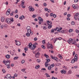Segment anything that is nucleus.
Returning a JSON list of instances; mask_svg holds the SVG:
<instances>
[{
    "label": "nucleus",
    "mask_w": 79,
    "mask_h": 79,
    "mask_svg": "<svg viewBox=\"0 0 79 79\" xmlns=\"http://www.w3.org/2000/svg\"><path fill=\"white\" fill-rule=\"evenodd\" d=\"M46 60L47 61L45 62V64H48V62H50V60L49 59H46Z\"/></svg>",
    "instance_id": "8"
},
{
    "label": "nucleus",
    "mask_w": 79,
    "mask_h": 79,
    "mask_svg": "<svg viewBox=\"0 0 79 79\" xmlns=\"http://www.w3.org/2000/svg\"><path fill=\"white\" fill-rule=\"evenodd\" d=\"M74 18L75 20H77V17H75V16H74Z\"/></svg>",
    "instance_id": "61"
},
{
    "label": "nucleus",
    "mask_w": 79,
    "mask_h": 79,
    "mask_svg": "<svg viewBox=\"0 0 79 79\" xmlns=\"http://www.w3.org/2000/svg\"><path fill=\"white\" fill-rule=\"evenodd\" d=\"M57 31L58 32H61V33H62V34H64V30H63L61 31H60V30L59 29L57 30Z\"/></svg>",
    "instance_id": "10"
},
{
    "label": "nucleus",
    "mask_w": 79,
    "mask_h": 79,
    "mask_svg": "<svg viewBox=\"0 0 79 79\" xmlns=\"http://www.w3.org/2000/svg\"><path fill=\"white\" fill-rule=\"evenodd\" d=\"M53 16L54 18L56 17V15L55 14H53Z\"/></svg>",
    "instance_id": "51"
},
{
    "label": "nucleus",
    "mask_w": 79,
    "mask_h": 79,
    "mask_svg": "<svg viewBox=\"0 0 79 79\" xmlns=\"http://www.w3.org/2000/svg\"><path fill=\"white\" fill-rule=\"evenodd\" d=\"M44 10L45 11H48V8H46L44 9Z\"/></svg>",
    "instance_id": "57"
},
{
    "label": "nucleus",
    "mask_w": 79,
    "mask_h": 79,
    "mask_svg": "<svg viewBox=\"0 0 79 79\" xmlns=\"http://www.w3.org/2000/svg\"><path fill=\"white\" fill-rule=\"evenodd\" d=\"M40 68V65H38V66H36L35 67V69H37V68Z\"/></svg>",
    "instance_id": "26"
},
{
    "label": "nucleus",
    "mask_w": 79,
    "mask_h": 79,
    "mask_svg": "<svg viewBox=\"0 0 79 79\" xmlns=\"http://www.w3.org/2000/svg\"><path fill=\"white\" fill-rule=\"evenodd\" d=\"M56 39H58V40H61V39H62V38L59 37L58 38H56Z\"/></svg>",
    "instance_id": "41"
},
{
    "label": "nucleus",
    "mask_w": 79,
    "mask_h": 79,
    "mask_svg": "<svg viewBox=\"0 0 79 79\" xmlns=\"http://www.w3.org/2000/svg\"><path fill=\"white\" fill-rule=\"evenodd\" d=\"M10 13V9H9L7 10V12L6 13V15H9Z\"/></svg>",
    "instance_id": "9"
},
{
    "label": "nucleus",
    "mask_w": 79,
    "mask_h": 79,
    "mask_svg": "<svg viewBox=\"0 0 79 79\" xmlns=\"http://www.w3.org/2000/svg\"><path fill=\"white\" fill-rule=\"evenodd\" d=\"M40 54V53L39 52H38L36 53L35 54V56L36 58H39V57Z\"/></svg>",
    "instance_id": "7"
},
{
    "label": "nucleus",
    "mask_w": 79,
    "mask_h": 79,
    "mask_svg": "<svg viewBox=\"0 0 79 79\" xmlns=\"http://www.w3.org/2000/svg\"><path fill=\"white\" fill-rule=\"evenodd\" d=\"M6 77L7 79H11L12 77L11 76V75L10 74H7L6 75Z\"/></svg>",
    "instance_id": "6"
},
{
    "label": "nucleus",
    "mask_w": 79,
    "mask_h": 79,
    "mask_svg": "<svg viewBox=\"0 0 79 79\" xmlns=\"http://www.w3.org/2000/svg\"><path fill=\"white\" fill-rule=\"evenodd\" d=\"M58 57H59V58H60V59H62L63 58V57H62V56L60 54H59L58 55Z\"/></svg>",
    "instance_id": "17"
},
{
    "label": "nucleus",
    "mask_w": 79,
    "mask_h": 79,
    "mask_svg": "<svg viewBox=\"0 0 79 79\" xmlns=\"http://www.w3.org/2000/svg\"><path fill=\"white\" fill-rule=\"evenodd\" d=\"M18 58H19V57L15 56V57L14 58V60H18Z\"/></svg>",
    "instance_id": "21"
},
{
    "label": "nucleus",
    "mask_w": 79,
    "mask_h": 79,
    "mask_svg": "<svg viewBox=\"0 0 79 79\" xmlns=\"http://www.w3.org/2000/svg\"><path fill=\"white\" fill-rule=\"evenodd\" d=\"M25 51H27V48H25L24 49Z\"/></svg>",
    "instance_id": "53"
},
{
    "label": "nucleus",
    "mask_w": 79,
    "mask_h": 79,
    "mask_svg": "<svg viewBox=\"0 0 79 79\" xmlns=\"http://www.w3.org/2000/svg\"><path fill=\"white\" fill-rule=\"evenodd\" d=\"M69 40L70 42H72V41H73V39L71 38H70L69 39Z\"/></svg>",
    "instance_id": "55"
},
{
    "label": "nucleus",
    "mask_w": 79,
    "mask_h": 79,
    "mask_svg": "<svg viewBox=\"0 0 79 79\" xmlns=\"http://www.w3.org/2000/svg\"><path fill=\"white\" fill-rule=\"evenodd\" d=\"M15 44L16 45L19 46V45H21V42H20L19 41H17V40H15Z\"/></svg>",
    "instance_id": "5"
},
{
    "label": "nucleus",
    "mask_w": 79,
    "mask_h": 79,
    "mask_svg": "<svg viewBox=\"0 0 79 79\" xmlns=\"http://www.w3.org/2000/svg\"><path fill=\"white\" fill-rule=\"evenodd\" d=\"M25 70H26L25 69H22L21 71H23V72H24V71H25Z\"/></svg>",
    "instance_id": "58"
},
{
    "label": "nucleus",
    "mask_w": 79,
    "mask_h": 79,
    "mask_svg": "<svg viewBox=\"0 0 79 79\" xmlns=\"http://www.w3.org/2000/svg\"><path fill=\"white\" fill-rule=\"evenodd\" d=\"M42 48H43L44 49H45V46H44V45H42Z\"/></svg>",
    "instance_id": "52"
},
{
    "label": "nucleus",
    "mask_w": 79,
    "mask_h": 79,
    "mask_svg": "<svg viewBox=\"0 0 79 79\" xmlns=\"http://www.w3.org/2000/svg\"><path fill=\"white\" fill-rule=\"evenodd\" d=\"M46 76L47 77H50V75H48V74H47V73H46Z\"/></svg>",
    "instance_id": "54"
},
{
    "label": "nucleus",
    "mask_w": 79,
    "mask_h": 79,
    "mask_svg": "<svg viewBox=\"0 0 79 79\" xmlns=\"http://www.w3.org/2000/svg\"><path fill=\"white\" fill-rule=\"evenodd\" d=\"M26 35L27 37H29L30 36V34L29 33H27L26 34Z\"/></svg>",
    "instance_id": "27"
},
{
    "label": "nucleus",
    "mask_w": 79,
    "mask_h": 79,
    "mask_svg": "<svg viewBox=\"0 0 79 79\" xmlns=\"http://www.w3.org/2000/svg\"><path fill=\"white\" fill-rule=\"evenodd\" d=\"M75 8H77V5L75 4L74 7V9Z\"/></svg>",
    "instance_id": "29"
},
{
    "label": "nucleus",
    "mask_w": 79,
    "mask_h": 79,
    "mask_svg": "<svg viewBox=\"0 0 79 79\" xmlns=\"http://www.w3.org/2000/svg\"><path fill=\"white\" fill-rule=\"evenodd\" d=\"M25 62V61L24 60H23L21 61V63L22 64H23Z\"/></svg>",
    "instance_id": "48"
},
{
    "label": "nucleus",
    "mask_w": 79,
    "mask_h": 79,
    "mask_svg": "<svg viewBox=\"0 0 79 79\" xmlns=\"http://www.w3.org/2000/svg\"><path fill=\"white\" fill-rule=\"evenodd\" d=\"M50 66L52 68H53V67L55 66V64H51V65H50Z\"/></svg>",
    "instance_id": "22"
},
{
    "label": "nucleus",
    "mask_w": 79,
    "mask_h": 79,
    "mask_svg": "<svg viewBox=\"0 0 79 79\" xmlns=\"http://www.w3.org/2000/svg\"><path fill=\"white\" fill-rule=\"evenodd\" d=\"M38 19L39 21H40L41 22L44 21V19H42L40 17H38Z\"/></svg>",
    "instance_id": "12"
},
{
    "label": "nucleus",
    "mask_w": 79,
    "mask_h": 79,
    "mask_svg": "<svg viewBox=\"0 0 79 79\" xmlns=\"http://www.w3.org/2000/svg\"><path fill=\"white\" fill-rule=\"evenodd\" d=\"M47 29V27H46L45 26H43V29H44V30H45V29Z\"/></svg>",
    "instance_id": "36"
},
{
    "label": "nucleus",
    "mask_w": 79,
    "mask_h": 79,
    "mask_svg": "<svg viewBox=\"0 0 79 79\" xmlns=\"http://www.w3.org/2000/svg\"><path fill=\"white\" fill-rule=\"evenodd\" d=\"M26 29L27 30H31V27L29 26H28L27 27Z\"/></svg>",
    "instance_id": "25"
},
{
    "label": "nucleus",
    "mask_w": 79,
    "mask_h": 79,
    "mask_svg": "<svg viewBox=\"0 0 79 79\" xmlns=\"http://www.w3.org/2000/svg\"><path fill=\"white\" fill-rule=\"evenodd\" d=\"M48 29H51V28H52V25L51 24H48Z\"/></svg>",
    "instance_id": "14"
},
{
    "label": "nucleus",
    "mask_w": 79,
    "mask_h": 79,
    "mask_svg": "<svg viewBox=\"0 0 79 79\" xmlns=\"http://www.w3.org/2000/svg\"><path fill=\"white\" fill-rule=\"evenodd\" d=\"M33 47L35 48H36V46L34 44L33 45Z\"/></svg>",
    "instance_id": "47"
},
{
    "label": "nucleus",
    "mask_w": 79,
    "mask_h": 79,
    "mask_svg": "<svg viewBox=\"0 0 79 79\" xmlns=\"http://www.w3.org/2000/svg\"><path fill=\"white\" fill-rule=\"evenodd\" d=\"M59 29V28L58 27H56V28H54V30L55 31H56V30Z\"/></svg>",
    "instance_id": "32"
},
{
    "label": "nucleus",
    "mask_w": 79,
    "mask_h": 79,
    "mask_svg": "<svg viewBox=\"0 0 79 79\" xmlns=\"http://www.w3.org/2000/svg\"><path fill=\"white\" fill-rule=\"evenodd\" d=\"M43 5L44 6H47V4L45 3H44L43 4Z\"/></svg>",
    "instance_id": "50"
},
{
    "label": "nucleus",
    "mask_w": 79,
    "mask_h": 79,
    "mask_svg": "<svg viewBox=\"0 0 79 79\" xmlns=\"http://www.w3.org/2000/svg\"><path fill=\"white\" fill-rule=\"evenodd\" d=\"M52 79H57L56 78H55L54 77H52Z\"/></svg>",
    "instance_id": "64"
},
{
    "label": "nucleus",
    "mask_w": 79,
    "mask_h": 79,
    "mask_svg": "<svg viewBox=\"0 0 79 79\" xmlns=\"http://www.w3.org/2000/svg\"><path fill=\"white\" fill-rule=\"evenodd\" d=\"M10 21L11 23H13V21H14V19H13V18H10Z\"/></svg>",
    "instance_id": "20"
},
{
    "label": "nucleus",
    "mask_w": 79,
    "mask_h": 79,
    "mask_svg": "<svg viewBox=\"0 0 79 79\" xmlns=\"http://www.w3.org/2000/svg\"><path fill=\"white\" fill-rule=\"evenodd\" d=\"M30 48H31V50H34V49H35V48H34V47L32 46Z\"/></svg>",
    "instance_id": "24"
},
{
    "label": "nucleus",
    "mask_w": 79,
    "mask_h": 79,
    "mask_svg": "<svg viewBox=\"0 0 79 79\" xmlns=\"http://www.w3.org/2000/svg\"><path fill=\"white\" fill-rule=\"evenodd\" d=\"M71 24L72 25H74V21H72L71 23Z\"/></svg>",
    "instance_id": "37"
},
{
    "label": "nucleus",
    "mask_w": 79,
    "mask_h": 79,
    "mask_svg": "<svg viewBox=\"0 0 79 79\" xmlns=\"http://www.w3.org/2000/svg\"><path fill=\"white\" fill-rule=\"evenodd\" d=\"M29 34L31 35H32V34H33V32L31 31V30H30L29 31Z\"/></svg>",
    "instance_id": "23"
},
{
    "label": "nucleus",
    "mask_w": 79,
    "mask_h": 79,
    "mask_svg": "<svg viewBox=\"0 0 79 79\" xmlns=\"http://www.w3.org/2000/svg\"><path fill=\"white\" fill-rule=\"evenodd\" d=\"M15 18H18V15L16 14L15 15Z\"/></svg>",
    "instance_id": "38"
},
{
    "label": "nucleus",
    "mask_w": 79,
    "mask_h": 79,
    "mask_svg": "<svg viewBox=\"0 0 79 79\" xmlns=\"http://www.w3.org/2000/svg\"><path fill=\"white\" fill-rule=\"evenodd\" d=\"M2 71H3V73H5V72H6L5 69H3L2 70Z\"/></svg>",
    "instance_id": "43"
},
{
    "label": "nucleus",
    "mask_w": 79,
    "mask_h": 79,
    "mask_svg": "<svg viewBox=\"0 0 79 79\" xmlns=\"http://www.w3.org/2000/svg\"><path fill=\"white\" fill-rule=\"evenodd\" d=\"M75 32L76 33H77V34H78V33H79V31L78 30L76 29L75 30Z\"/></svg>",
    "instance_id": "31"
},
{
    "label": "nucleus",
    "mask_w": 79,
    "mask_h": 79,
    "mask_svg": "<svg viewBox=\"0 0 79 79\" xmlns=\"http://www.w3.org/2000/svg\"><path fill=\"white\" fill-rule=\"evenodd\" d=\"M28 8L30 11H34V8H32V7L31 6H29Z\"/></svg>",
    "instance_id": "3"
},
{
    "label": "nucleus",
    "mask_w": 79,
    "mask_h": 79,
    "mask_svg": "<svg viewBox=\"0 0 79 79\" xmlns=\"http://www.w3.org/2000/svg\"><path fill=\"white\" fill-rule=\"evenodd\" d=\"M38 23H39V24H41V23H42V21H40L38 22Z\"/></svg>",
    "instance_id": "56"
},
{
    "label": "nucleus",
    "mask_w": 79,
    "mask_h": 79,
    "mask_svg": "<svg viewBox=\"0 0 79 79\" xmlns=\"http://www.w3.org/2000/svg\"><path fill=\"white\" fill-rule=\"evenodd\" d=\"M60 72L62 74H65L66 73V72L65 70L63 69L62 70L60 71Z\"/></svg>",
    "instance_id": "11"
},
{
    "label": "nucleus",
    "mask_w": 79,
    "mask_h": 79,
    "mask_svg": "<svg viewBox=\"0 0 79 79\" xmlns=\"http://www.w3.org/2000/svg\"><path fill=\"white\" fill-rule=\"evenodd\" d=\"M66 15H67V12H65L64 14V16H66Z\"/></svg>",
    "instance_id": "59"
},
{
    "label": "nucleus",
    "mask_w": 79,
    "mask_h": 79,
    "mask_svg": "<svg viewBox=\"0 0 79 79\" xmlns=\"http://www.w3.org/2000/svg\"><path fill=\"white\" fill-rule=\"evenodd\" d=\"M54 29H52L51 30V32L52 33H53V32H54Z\"/></svg>",
    "instance_id": "45"
},
{
    "label": "nucleus",
    "mask_w": 79,
    "mask_h": 79,
    "mask_svg": "<svg viewBox=\"0 0 79 79\" xmlns=\"http://www.w3.org/2000/svg\"><path fill=\"white\" fill-rule=\"evenodd\" d=\"M78 16H79V13H77L75 14V15L74 16H75V17H78Z\"/></svg>",
    "instance_id": "18"
},
{
    "label": "nucleus",
    "mask_w": 79,
    "mask_h": 79,
    "mask_svg": "<svg viewBox=\"0 0 79 79\" xmlns=\"http://www.w3.org/2000/svg\"><path fill=\"white\" fill-rule=\"evenodd\" d=\"M73 30L72 29H70L69 30V32H73Z\"/></svg>",
    "instance_id": "28"
},
{
    "label": "nucleus",
    "mask_w": 79,
    "mask_h": 79,
    "mask_svg": "<svg viewBox=\"0 0 79 79\" xmlns=\"http://www.w3.org/2000/svg\"><path fill=\"white\" fill-rule=\"evenodd\" d=\"M50 16H53V13H51L50 14Z\"/></svg>",
    "instance_id": "40"
},
{
    "label": "nucleus",
    "mask_w": 79,
    "mask_h": 79,
    "mask_svg": "<svg viewBox=\"0 0 79 79\" xmlns=\"http://www.w3.org/2000/svg\"><path fill=\"white\" fill-rule=\"evenodd\" d=\"M67 17H68L69 18L71 17V14H67Z\"/></svg>",
    "instance_id": "33"
},
{
    "label": "nucleus",
    "mask_w": 79,
    "mask_h": 79,
    "mask_svg": "<svg viewBox=\"0 0 79 79\" xmlns=\"http://www.w3.org/2000/svg\"><path fill=\"white\" fill-rule=\"evenodd\" d=\"M1 20L2 22H4V21H5V18L3 17H2L1 18Z\"/></svg>",
    "instance_id": "13"
},
{
    "label": "nucleus",
    "mask_w": 79,
    "mask_h": 79,
    "mask_svg": "<svg viewBox=\"0 0 79 79\" xmlns=\"http://www.w3.org/2000/svg\"><path fill=\"white\" fill-rule=\"evenodd\" d=\"M34 40H35V41H36V40H37V38L36 37H35V38H34Z\"/></svg>",
    "instance_id": "49"
},
{
    "label": "nucleus",
    "mask_w": 79,
    "mask_h": 79,
    "mask_svg": "<svg viewBox=\"0 0 79 79\" xmlns=\"http://www.w3.org/2000/svg\"><path fill=\"white\" fill-rule=\"evenodd\" d=\"M44 56L46 58H48V56L46 54H45Z\"/></svg>",
    "instance_id": "30"
},
{
    "label": "nucleus",
    "mask_w": 79,
    "mask_h": 79,
    "mask_svg": "<svg viewBox=\"0 0 79 79\" xmlns=\"http://www.w3.org/2000/svg\"><path fill=\"white\" fill-rule=\"evenodd\" d=\"M6 58H10V56L8 54H7L6 56Z\"/></svg>",
    "instance_id": "16"
},
{
    "label": "nucleus",
    "mask_w": 79,
    "mask_h": 79,
    "mask_svg": "<svg viewBox=\"0 0 79 79\" xmlns=\"http://www.w3.org/2000/svg\"><path fill=\"white\" fill-rule=\"evenodd\" d=\"M45 40H43L42 41V43H43V44H45Z\"/></svg>",
    "instance_id": "39"
},
{
    "label": "nucleus",
    "mask_w": 79,
    "mask_h": 79,
    "mask_svg": "<svg viewBox=\"0 0 79 79\" xmlns=\"http://www.w3.org/2000/svg\"><path fill=\"white\" fill-rule=\"evenodd\" d=\"M21 6L23 8H24L26 7V6H24V5H21Z\"/></svg>",
    "instance_id": "34"
},
{
    "label": "nucleus",
    "mask_w": 79,
    "mask_h": 79,
    "mask_svg": "<svg viewBox=\"0 0 79 79\" xmlns=\"http://www.w3.org/2000/svg\"><path fill=\"white\" fill-rule=\"evenodd\" d=\"M50 47H51L50 48H51V50L52 49H53V46L52 44H51V45L50 46Z\"/></svg>",
    "instance_id": "44"
},
{
    "label": "nucleus",
    "mask_w": 79,
    "mask_h": 79,
    "mask_svg": "<svg viewBox=\"0 0 79 79\" xmlns=\"http://www.w3.org/2000/svg\"><path fill=\"white\" fill-rule=\"evenodd\" d=\"M48 70H50V69H51V67L50 66H48Z\"/></svg>",
    "instance_id": "46"
},
{
    "label": "nucleus",
    "mask_w": 79,
    "mask_h": 79,
    "mask_svg": "<svg viewBox=\"0 0 79 79\" xmlns=\"http://www.w3.org/2000/svg\"><path fill=\"white\" fill-rule=\"evenodd\" d=\"M69 74H71V73H72V71L71 70H69L68 72Z\"/></svg>",
    "instance_id": "42"
},
{
    "label": "nucleus",
    "mask_w": 79,
    "mask_h": 79,
    "mask_svg": "<svg viewBox=\"0 0 79 79\" xmlns=\"http://www.w3.org/2000/svg\"><path fill=\"white\" fill-rule=\"evenodd\" d=\"M6 21L7 24H11L12 23L10 20V19L9 18H7L6 19Z\"/></svg>",
    "instance_id": "2"
},
{
    "label": "nucleus",
    "mask_w": 79,
    "mask_h": 79,
    "mask_svg": "<svg viewBox=\"0 0 79 79\" xmlns=\"http://www.w3.org/2000/svg\"><path fill=\"white\" fill-rule=\"evenodd\" d=\"M37 61L38 62H40V60L39 59H37Z\"/></svg>",
    "instance_id": "60"
},
{
    "label": "nucleus",
    "mask_w": 79,
    "mask_h": 79,
    "mask_svg": "<svg viewBox=\"0 0 79 79\" xmlns=\"http://www.w3.org/2000/svg\"><path fill=\"white\" fill-rule=\"evenodd\" d=\"M45 67L47 68V67H48V64H45Z\"/></svg>",
    "instance_id": "63"
},
{
    "label": "nucleus",
    "mask_w": 79,
    "mask_h": 79,
    "mask_svg": "<svg viewBox=\"0 0 79 79\" xmlns=\"http://www.w3.org/2000/svg\"><path fill=\"white\" fill-rule=\"evenodd\" d=\"M34 20L35 21H38V19L35 18V19Z\"/></svg>",
    "instance_id": "62"
},
{
    "label": "nucleus",
    "mask_w": 79,
    "mask_h": 79,
    "mask_svg": "<svg viewBox=\"0 0 79 79\" xmlns=\"http://www.w3.org/2000/svg\"><path fill=\"white\" fill-rule=\"evenodd\" d=\"M72 44H74V45H76L77 46V44L75 42H74L73 43H72Z\"/></svg>",
    "instance_id": "35"
},
{
    "label": "nucleus",
    "mask_w": 79,
    "mask_h": 79,
    "mask_svg": "<svg viewBox=\"0 0 79 79\" xmlns=\"http://www.w3.org/2000/svg\"><path fill=\"white\" fill-rule=\"evenodd\" d=\"M77 57V54H76L75 55L74 58L71 61V63H74L75 61H77L78 59V57Z\"/></svg>",
    "instance_id": "1"
},
{
    "label": "nucleus",
    "mask_w": 79,
    "mask_h": 79,
    "mask_svg": "<svg viewBox=\"0 0 79 79\" xmlns=\"http://www.w3.org/2000/svg\"><path fill=\"white\" fill-rule=\"evenodd\" d=\"M3 63H5V64H7V63H9L10 64V62L9 61H5V60L3 61Z\"/></svg>",
    "instance_id": "15"
},
{
    "label": "nucleus",
    "mask_w": 79,
    "mask_h": 79,
    "mask_svg": "<svg viewBox=\"0 0 79 79\" xmlns=\"http://www.w3.org/2000/svg\"><path fill=\"white\" fill-rule=\"evenodd\" d=\"M51 57L52 60H55V61H58V59L56 57H53V56L52 55H51Z\"/></svg>",
    "instance_id": "4"
},
{
    "label": "nucleus",
    "mask_w": 79,
    "mask_h": 79,
    "mask_svg": "<svg viewBox=\"0 0 79 79\" xmlns=\"http://www.w3.org/2000/svg\"><path fill=\"white\" fill-rule=\"evenodd\" d=\"M32 44L31 43H30L29 44L28 46H29V48H31V47H32Z\"/></svg>",
    "instance_id": "19"
}]
</instances>
